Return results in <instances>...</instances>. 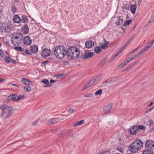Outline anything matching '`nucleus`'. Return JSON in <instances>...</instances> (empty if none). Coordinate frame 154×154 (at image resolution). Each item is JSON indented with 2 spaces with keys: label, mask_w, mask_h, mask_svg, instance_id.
<instances>
[{
  "label": "nucleus",
  "mask_w": 154,
  "mask_h": 154,
  "mask_svg": "<svg viewBox=\"0 0 154 154\" xmlns=\"http://www.w3.org/2000/svg\"><path fill=\"white\" fill-rule=\"evenodd\" d=\"M123 137H120L119 139V143L121 145H123L125 144V138H124L123 139Z\"/></svg>",
  "instance_id": "obj_29"
},
{
  "label": "nucleus",
  "mask_w": 154,
  "mask_h": 154,
  "mask_svg": "<svg viewBox=\"0 0 154 154\" xmlns=\"http://www.w3.org/2000/svg\"><path fill=\"white\" fill-rule=\"evenodd\" d=\"M65 135H66V131H65L60 132L59 134V136L61 137H63Z\"/></svg>",
  "instance_id": "obj_35"
},
{
  "label": "nucleus",
  "mask_w": 154,
  "mask_h": 154,
  "mask_svg": "<svg viewBox=\"0 0 154 154\" xmlns=\"http://www.w3.org/2000/svg\"><path fill=\"white\" fill-rule=\"evenodd\" d=\"M14 21L16 23H19L21 21V19L18 15H15L14 17Z\"/></svg>",
  "instance_id": "obj_17"
},
{
  "label": "nucleus",
  "mask_w": 154,
  "mask_h": 154,
  "mask_svg": "<svg viewBox=\"0 0 154 154\" xmlns=\"http://www.w3.org/2000/svg\"><path fill=\"white\" fill-rule=\"evenodd\" d=\"M101 154H110V153L109 151H104Z\"/></svg>",
  "instance_id": "obj_56"
},
{
  "label": "nucleus",
  "mask_w": 154,
  "mask_h": 154,
  "mask_svg": "<svg viewBox=\"0 0 154 154\" xmlns=\"http://www.w3.org/2000/svg\"><path fill=\"white\" fill-rule=\"evenodd\" d=\"M34 35L33 33L29 35V36H26L23 39L24 43L27 45H31L32 42L31 37H33Z\"/></svg>",
  "instance_id": "obj_5"
},
{
  "label": "nucleus",
  "mask_w": 154,
  "mask_h": 154,
  "mask_svg": "<svg viewBox=\"0 0 154 154\" xmlns=\"http://www.w3.org/2000/svg\"><path fill=\"white\" fill-rule=\"evenodd\" d=\"M11 95L13 97V101H17V99L16 98V97H17V95H16V94H11Z\"/></svg>",
  "instance_id": "obj_44"
},
{
  "label": "nucleus",
  "mask_w": 154,
  "mask_h": 154,
  "mask_svg": "<svg viewBox=\"0 0 154 154\" xmlns=\"http://www.w3.org/2000/svg\"><path fill=\"white\" fill-rule=\"evenodd\" d=\"M147 124L150 126H152L153 124V122L152 120L150 119L147 122Z\"/></svg>",
  "instance_id": "obj_36"
},
{
  "label": "nucleus",
  "mask_w": 154,
  "mask_h": 154,
  "mask_svg": "<svg viewBox=\"0 0 154 154\" xmlns=\"http://www.w3.org/2000/svg\"><path fill=\"white\" fill-rule=\"evenodd\" d=\"M30 51L32 54H36L38 51V48L35 45H32L30 46Z\"/></svg>",
  "instance_id": "obj_12"
},
{
  "label": "nucleus",
  "mask_w": 154,
  "mask_h": 154,
  "mask_svg": "<svg viewBox=\"0 0 154 154\" xmlns=\"http://www.w3.org/2000/svg\"><path fill=\"white\" fill-rule=\"evenodd\" d=\"M143 54L142 53V52H141V51H140L137 54L131 56L130 58H129V59H131V60H133L134 59L137 57L140 56L142 54Z\"/></svg>",
  "instance_id": "obj_19"
},
{
  "label": "nucleus",
  "mask_w": 154,
  "mask_h": 154,
  "mask_svg": "<svg viewBox=\"0 0 154 154\" xmlns=\"http://www.w3.org/2000/svg\"><path fill=\"white\" fill-rule=\"evenodd\" d=\"M12 62L14 64H15L16 63V61L14 60H12Z\"/></svg>",
  "instance_id": "obj_63"
},
{
  "label": "nucleus",
  "mask_w": 154,
  "mask_h": 154,
  "mask_svg": "<svg viewBox=\"0 0 154 154\" xmlns=\"http://www.w3.org/2000/svg\"><path fill=\"white\" fill-rule=\"evenodd\" d=\"M21 80L22 83L26 85H28L30 84V81L25 78H22Z\"/></svg>",
  "instance_id": "obj_20"
},
{
  "label": "nucleus",
  "mask_w": 154,
  "mask_h": 154,
  "mask_svg": "<svg viewBox=\"0 0 154 154\" xmlns=\"http://www.w3.org/2000/svg\"><path fill=\"white\" fill-rule=\"evenodd\" d=\"M29 28L26 24L22 27L21 29V31L24 34H27L29 32Z\"/></svg>",
  "instance_id": "obj_16"
},
{
  "label": "nucleus",
  "mask_w": 154,
  "mask_h": 154,
  "mask_svg": "<svg viewBox=\"0 0 154 154\" xmlns=\"http://www.w3.org/2000/svg\"><path fill=\"white\" fill-rule=\"evenodd\" d=\"M0 54L2 57H3L4 56V53L3 51L0 49Z\"/></svg>",
  "instance_id": "obj_46"
},
{
  "label": "nucleus",
  "mask_w": 154,
  "mask_h": 154,
  "mask_svg": "<svg viewBox=\"0 0 154 154\" xmlns=\"http://www.w3.org/2000/svg\"><path fill=\"white\" fill-rule=\"evenodd\" d=\"M139 47H137V48H136L134 50L131 52L130 54H131L132 53H133L136 50H137L138 48Z\"/></svg>",
  "instance_id": "obj_58"
},
{
  "label": "nucleus",
  "mask_w": 154,
  "mask_h": 154,
  "mask_svg": "<svg viewBox=\"0 0 154 154\" xmlns=\"http://www.w3.org/2000/svg\"><path fill=\"white\" fill-rule=\"evenodd\" d=\"M102 90L101 89H100L95 92V94L96 95H100L102 94Z\"/></svg>",
  "instance_id": "obj_37"
},
{
  "label": "nucleus",
  "mask_w": 154,
  "mask_h": 154,
  "mask_svg": "<svg viewBox=\"0 0 154 154\" xmlns=\"http://www.w3.org/2000/svg\"><path fill=\"white\" fill-rule=\"evenodd\" d=\"M152 45L150 44H149L148 46L142 49L141 50V51L142 52L143 54L145 52L147 51L150 47H152Z\"/></svg>",
  "instance_id": "obj_26"
},
{
  "label": "nucleus",
  "mask_w": 154,
  "mask_h": 154,
  "mask_svg": "<svg viewBox=\"0 0 154 154\" xmlns=\"http://www.w3.org/2000/svg\"><path fill=\"white\" fill-rule=\"evenodd\" d=\"M138 63V62L137 61L136 62H134V63H133L132 64V65H131V66H133L136 65H137V63Z\"/></svg>",
  "instance_id": "obj_60"
},
{
  "label": "nucleus",
  "mask_w": 154,
  "mask_h": 154,
  "mask_svg": "<svg viewBox=\"0 0 154 154\" xmlns=\"http://www.w3.org/2000/svg\"><path fill=\"white\" fill-rule=\"evenodd\" d=\"M133 67V66H131V65L129 66L126 69H125V70H124V71H125L126 70H128L131 68Z\"/></svg>",
  "instance_id": "obj_52"
},
{
  "label": "nucleus",
  "mask_w": 154,
  "mask_h": 154,
  "mask_svg": "<svg viewBox=\"0 0 154 154\" xmlns=\"http://www.w3.org/2000/svg\"><path fill=\"white\" fill-rule=\"evenodd\" d=\"M22 21V22L25 23H27L28 21V19L26 16L25 15L22 16L21 17Z\"/></svg>",
  "instance_id": "obj_23"
},
{
  "label": "nucleus",
  "mask_w": 154,
  "mask_h": 154,
  "mask_svg": "<svg viewBox=\"0 0 154 154\" xmlns=\"http://www.w3.org/2000/svg\"><path fill=\"white\" fill-rule=\"evenodd\" d=\"M132 22V20H128L125 21L123 25L124 26H126L129 25Z\"/></svg>",
  "instance_id": "obj_31"
},
{
  "label": "nucleus",
  "mask_w": 154,
  "mask_h": 154,
  "mask_svg": "<svg viewBox=\"0 0 154 154\" xmlns=\"http://www.w3.org/2000/svg\"><path fill=\"white\" fill-rule=\"evenodd\" d=\"M154 108V106L152 107L149 110L147 111V112H149L151 111Z\"/></svg>",
  "instance_id": "obj_64"
},
{
  "label": "nucleus",
  "mask_w": 154,
  "mask_h": 154,
  "mask_svg": "<svg viewBox=\"0 0 154 154\" xmlns=\"http://www.w3.org/2000/svg\"><path fill=\"white\" fill-rule=\"evenodd\" d=\"M127 45L126 44L123 46V47L121 48L123 50H124L127 47Z\"/></svg>",
  "instance_id": "obj_59"
},
{
  "label": "nucleus",
  "mask_w": 154,
  "mask_h": 154,
  "mask_svg": "<svg viewBox=\"0 0 154 154\" xmlns=\"http://www.w3.org/2000/svg\"><path fill=\"white\" fill-rule=\"evenodd\" d=\"M64 74H61L59 75H55V76L57 78L59 79L62 77L63 75Z\"/></svg>",
  "instance_id": "obj_47"
},
{
  "label": "nucleus",
  "mask_w": 154,
  "mask_h": 154,
  "mask_svg": "<svg viewBox=\"0 0 154 154\" xmlns=\"http://www.w3.org/2000/svg\"><path fill=\"white\" fill-rule=\"evenodd\" d=\"M24 90L27 92H29L31 90V88L29 86H25L24 87Z\"/></svg>",
  "instance_id": "obj_30"
},
{
  "label": "nucleus",
  "mask_w": 154,
  "mask_h": 154,
  "mask_svg": "<svg viewBox=\"0 0 154 154\" xmlns=\"http://www.w3.org/2000/svg\"><path fill=\"white\" fill-rule=\"evenodd\" d=\"M14 49L21 52H23L24 51L23 48L20 47H15L14 48Z\"/></svg>",
  "instance_id": "obj_34"
},
{
  "label": "nucleus",
  "mask_w": 154,
  "mask_h": 154,
  "mask_svg": "<svg viewBox=\"0 0 154 154\" xmlns=\"http://www.w3.org/2000/svg\"><path fill=\"white\" fill-rule=\"evenodd\" d=\"M91 82H88L86 83L84 85L82 88V89L84 90L87 89L88 88L92 85V84H91Z\"/></svg>",
  "instance_id": "obj_22"
},
{
  "label": "nucleus",
  "mask_w": 154,
  "mask_h": 154,
  "mask_svg": "<svg viewBox=\"0 0 154 154\" xmlns=\"http://www.w3.org/2000/svg\"><path fill=\"white\" fill-rule=\"evenodd\" d=\"M133 38V37L131 38L128 40V42L126 43V44L127 45L130 43Z\"/></svg>",
  "instance_id": "obj_50"
},
{
  "label": "nucleus",
  "mask_w": 154,
  "mask_h": 154,
  "mask_svg": "<svg viewBox=\"0 0 154 154\" xmlns=\"http://www.w3.org/2000/svg\"><path fill=\"white\" fill-rule=\"evenodd\" d=\"M102 51V48L99 46L95 47L94 48V52L97 54L100 53Z\"/></svg>",
  "instance_id": "obj_21"
},
{
  "label": "nucleus",
  "mask_w": 154,
  "mask_h": 154,
  "mask_svg": "<svg viewBox=\"0 0 154 154\" xmlns=\"http://www.w3.org/2000/svg\"><path fill=\"white\" fill-rule=\"evenodd\" d=\"M94 53L93 52L86 53L82 56V58L83 59H88L92 57Z\"/></svg>",
  "instance_id": "obj_15"
},
{
  "label": "nucleus",
  "mask_w": 154,
  "mask_h": 154,
  "mask_svg": "<svg viewBox=\"0 0 154 154\" xmlns=\"http://www.w3.org/2000/svg\"><path fill=\"white\" fill-rule=\"evenodd\" d=\"M41 82L45 84H48L49 83V81L48 80L44 79L41 81Z\"/></svg>",
  "instance_id": "obj_42"
},
{
  "label": "nucleus",
  "mask_w": 154,
  "mask_h": 154,
  "mask_svg": "<svg viewBox=\"0 0 154 154\" xmlns=\"http://www.w3.org/2000/svg\"><path fill=\"white\" fill-rule=\"evenodd\" d=\"M95 79H91L89 82H91V84H92V85L95 82Z\"/></svg>",
  "instance_id": "obj_55"
},
{
  "label": "nucleus",
  "mask_w": 154,
  "mask_h": 154,
  "mask_svg": "<svg viewBox=\"0 0 154 154\" xmlns=\"http://www.w3.org/2000/svg\"><path fill=\"white\" fill-rule=\"evenodd\" d=\"M143 146V143L140 140H138L130 145L129 149L131 152L135 153L141 149Z\"/></svg>",
  "instance_id": "obj_3"
},
{
  "label": "nucleus",
  "mask_w": 154,
  "mask_h": 154,
  "mask_svg": "<svg viewBox=\"0 0 154 154\" xmlns=\"http://www.w3.org/2000/svg\"><path fill=\"white\" fill-rule=\"evenodd\" d=\"M116 149L117 150H119V151L122 152V151H123V150H122V149L121 148H117Z\"/></svg>",
  "instance_id": "obj_57"
},
{
  "label": "nucleus",
  "mask_w": 154,
  "mask_h": 154,
  "mask_svg": "<svg viewBox=\"0 0 154 154\" xmlns=\"http://www.w3.org/2000/svg\"><path fill=\"white\" fill-rule=\"evenodd\" d=\"M84 123V121L83 120H82L80 121H77L74 124L73 126L75 127L77 126H79L83 124Z\"/></svg>",
  "instance_id": "obj_25"
},
{
  "label": "nucleus",
  "mask_w": 154,
  "mask_h": 154,
  "mask_svg": "<svg viewBox=\"0 0 154 154\" xmlns=\"http://www.w3.org/2000/svg\"><path fill=\"white\" fill-rule=\"evenodd\" d=\"M116 81L113 78H109L106 80L105 82H103L102 84V86H106L109 85L111 84L112 83L115 82Z\"/></svg>",
  "instance_id": "obj_6"
},
{
  "label": "nucleus",
  "mask_w": 154,
  "mask_h": 154,
  "mask_svg": "<svg viewBox=\"0 0 154 154\" xmlns=\"http://www.w3.org/2000/svg\"><path fill=\"white\" fill-rule=\"evenodd\" d=\"M118 20H116V24L117 25L120 26L123 23V19L121 17H118Z\"/></svg>",
  "instance_id": "obj_18"
},
{
  "label": "nucleus",
  "mask_w": 154,
  "mask_h": 154,
  "mask_svg": "<svg viewBox=\"0 0 154 154\" xmlns=\"http://www.w3.org/2000/svg\"><path fill=\"white\" fill-rule=\"evenodd\" d=\"M93 96V94H85L84 96V97H91Z\"/></svg>",
  "instance_id": "obj_43"
},
{
  "label": "nucleus",
  "mask_w": 154,
  "mask_h": 154,
  "mask_svg": "<svg viewBox=\"0 0 154 154\" xmlns=\"http://www.w3.org/2000/svg\"><path fill=\"white\" fill-rule=\"evenodd\" d=\"M150 20H152V23L154 21V11L152 13V16L150 18Z\"/></svg>",
  "instance_id": "obj_45"
},
{
  "label": "nucleus",
  "mask_w": 154,
  "mask_h": 154,
  "mask_svg": "<svg viewBox=\"0 0 154 154\" xmlns=\"http://www.w3.org/2000/svg\"><path fill=\"white\" fill-rule=\"evenodd\" d=\"M136 8L137 6L136 5H133L131 6V11L133 14H134L135 13Z\"/></svg>",
  "instance_id": "obj_24"
},
{
  "label": "nucleus",
  "mask_w": 154,
  "mask_h": 154,
  "mask_svg": "<svg viewBox=\"0 0 154 154\" xmlns=\"http://www.w3.org/2000/svg\"><path fill=\"white\" fill-rule=\"evenodd\" d=\"M100 77V76H96L94 79H95V81H96V80H97Z\"/></svg>",
  "instance_id": "obj_62"
},
{
  "label": "nucleus",
  "mask_w": 154,
  "mask_h": 154,
  "mask_svg": "<svg viewBox=\"0 0 154 154\" xmlns=\"http://www.w3.org/2000/svg\"><path fill=\"white\" fill-rule=\"evenodd\" d=\"M25 97V96L24 95H20L18 96V97H17V101H18L24 98Z\"/></svg>",
  "instance_id": "obj_40"
},
{
  "label": "nucleus",
  "mask_w": 154,
  "mask_h": 154,
  "mask_svg": "<svg viewBox=\"0 0 154 154\" xmlns=\"http://www.w3.org/2000/svg\"><path fill=\"white\" fill-rule=\"evenodd\" d=\"M112 106V103H110L108 105L104 106L103 107L104 112L106 114L108 113L111 110Z\"/></svg>",
  "instance_id": "obj_8"
},
{
  "label": "nucleus",
  "mask_w": 154,
  "mask_h": 154,
  "mask_svg": "<svg viewBox=\"0 0 154 154\" xmlns=\"http://www.w3.org/2000/svg\"><path fill=\"white\" fill-rule=\"evenodd\" d=\"M56 82H57L56 80H53L52 79H51L50 80V82L51 83H54Z\"/></svg>",
  "instance_id": "obj_61"
},
{
  "label": "nucleus",
  "mask_w": 154,
  "mask_h": 154,
  "mask_svg": "<svg viewBox=\"0 0 154 154\" xmlns=\"http://www.w3.org/2000/svg\"><path fill=\"white\" fill-rule=\"evenodd\" d=\"M142 154H153V152L152 150L146 149L143 152Z\"/></svg>",
  "instance_id": "obj_27"
},
{
  "label": "nucleus",
  "mask_w": 154,
  "mask_h": 154,
  "mask_svg": "<svg viewBox=\"0 0 154 154\" xmlns=\"http://www.w3.org/2000/svg\"><path fill=\"white\" fill-rule=\"evenodd\" d=\"M137 128H138V131L139 130H145L146 128L145 127L142 126V125H139L138 126H137Z\"/></svg>",
  "instance_id": "obj_38"
},
{
  "label": "nucleus",
  "mask_w": 154,
  "mask_h": 154,
  "mask_svg": "<svg viewBox=\"0 0 154 154\" xmlns=\"http://www.w3.org/2000/svg\"><path fill=\"white\" fill-rule=\"evenodd\" d=\"M11 10L13 13H15L17 12V8L14 5L11 6Z\"/></svg>",
  "instance_id": "obj_39"
},
{
  "label": "nucleus",
  "mask_w": 154,
  "mask_h": 154,
  "mask_svg": "<svg viewBox=\"0 0 154 154\" xmlns=\"http://www.w3.org/2000/svg\"><path fill=\"white\" fill-rule=\"evenodd\" d=\"M5 60L7 63H10V60L8 56H5Z\"/></svg>",
  "instance_id": "obj_41"
},
{
  "label": "nucleus",
  "mask_w": 154,
  "mask_h": 154,
  "mask_svg": "<svg viewBox=\"0 0 154 154\" xmlns=\"http://www.w3.org/2000/svg\"><path fill=\"white\" fill-rule=\"evenodd\" d=\"M25 52L29 54L32 55V53H31V52L30 51V50L29 51V50L25 49Z\"/></svg>",
  "instance_id": "obj_49"
},
{
  "label": "nucleus",
  "mask_w": 154,
  "mask_h": 154,
  "mask_svg": "<svg viewBox=\"0 0 154 154\" xmlns=\"http://www.w3.org/2000/svg\"><path fill=\"white\" fill-rule=\"evenodd\" d=\"M60 119L58 118H54L52 119H49L47 121L46 124L48 125H52L59 122Z\"/></svg>",
  "instance_id": "obj_9"
},
{
  "label": "nucleus",
  "mask_w": 154,
  "mask_h": 154,
  "mask_svg": "<svg viewBox=\"0 0 154 154\" xmlns=\"http://www.w3.org/2000/svg\"><path fill=\"white\" fill-rule=\"evenodd\" d=\"M125 65V63H121L119 66V69H121Z\"/></svg>",
  "instance_id": "obj_48"
},
{
  "label": "nucleus",
  "mask_w": 154,
  "mask_h": 154,
  "mask_svg": "<svg viewBox=\"0 0 154 154\" xmlns=\"http://www.w3.org/2000/svg\"><path fill=\"white\" fill-rule=\"evenodd\" d=\"M0 109L2 111L1 116L2 119H5L10 117L13 112L12 106L5 104L0 105Z\"/></svg>",
  "instance_id": "obj_2"
},
{
  "label": "nucleus",
  "mask_w": 154,
  "mask_h": 154,
  "mask_svg": "<svg viewBox=\"0 0 154 154\" xmlns=\"http://www.w3.org/2000/svg\"><path fill=\"white\" fill-rule=\"evenodd\" d=\"M39 120V119H37L36 121H35L32 124L33 125H37V124L38 121Z\"/></svg>",
  "instance_id": "obj_53"
},
{
  "label": "nucleus",
  "mask_w": 154,
  "mask_h": 154,
  "mask_svg": "<svg viewBox=\"0 0 154 154\" xmlns=\"http://www.w3.org/2000/svg\"><path fill=\"white\" fill-rule=\"evenodd\" d=\"M74 111V109L72 108H69V109L68 110V112H69L71 113L72 112H73Z\"/></svg>",
  "instance_id": "obj_54"
},
{
  "label": "nucleus",
  "mask_w": 154,
  "mask_h": 154,
  "mask_svg": "<svg viewBox=\"0 0 154 154\" xmlns=\"http://www.w3.org/2000/svg\"><path fill=\"white\" fill-rule=\"evenodd\" d=\"M129 9V8L128 5H126L124 6H123L122 10V11L124 12H126L127 10Z\"/></svg>",
  "instance_id": "obj_28"
},
{
  "label": "nucleus",
  "mask_w": 154,
  "mask_h": 154,
  "mask_svg": "<svg viewBox=\"0 0 154 154\" xmlns=\"http://www.w3.org/2000/svg\"><path fill=\"white\" fill-rule=\"evenodd\" d=\"M54 53L56 57L60 59H63L67 54L69 60H75L79 57L80 52L74 46L69 47L66 50L64 46L58 45L55 48Z\"/></svg>",
  "instance_id": "obj_1"
},
{
  "label": "nucleus",
  "mask_w": 154,
  "mask_h": 154,
  "mask_svg": "<svg viewBox=\"0 0 154 154\" xmlns=\"http://www.w3.org/2000/svg\"><path fill=\"white\" fill-rule=\"evenodd\" d=\"M85 45L87 48H91L94 45V42L91 40L85 42Z\"/></svg>",
  "instance_id": "obj_14"
},
{
  "label": "nucleus",
  "mask_w": 154,
  "mask_h": 154,
  "mask_svg": "<svg viewBox=\"0 0 154 154\" xmlns=\"http://www.w3.org/2000/svg\"><path fill=\"white\" fill-rule=\"evenodd\" d=\"M107 59L106 58H105L103 59L98 64V65H102L106 61Z\"/></svg>",
  "instance_id": "obj_32"
},
{
  "label": "nucleus",
  "mask_w": 154,
  "mask_h": 154,
  "mask_svg": "<svg viewBox=\"0 0 154 154\" xmlns=\"http://www.w3.org/2000/svg\"><path fill=\"white\" fill-rule=\"evenodd\" d=\"M8 100H12L13 101V97L12 96L11 94L8 97Z\"/></svg>",
  "instance_id": "obj_51"
},
{
  "label": "nucleus",
  "mask_w": 154,
  "mask_h": 154,
  "mask_svg": "<svg viewBox=\"0 0 154 154\" xmlns=\"http://www.w3.org/2000/svg\"><path fill=\"white\" fill-rule=\"evenodd\" d=\"M22 38L17 36H14L11 38V42L12 45L15 46L16 45H18L21 43Z\"/></svg>",
  "instance_id": "obj_4"
},
{
  "label": "nucleus",
  "mask_w": 154,
  "mask_h": 154,
  "mask_svg": "<svg viewBox=\"0 0 154 154\" xmlns=\"http://www.w3.org/2000/svg\"><path fill=\"white\" fill-rule=\"evenodd\" d=\"M66 135L69 136L70 137H73V138L74 139V140H76L78 139V137H77L78 136V134H76L75 135H74L72 131L71 130H68L66 131Z\"/></svg>",
  "instance_id": "obj_10"
},
{
  "label": "nucleus",
  "mask_w": 154,
  "mask_h": 154,
  "mask_svg": "<svg viewBox=\"0 0 154 154\" xmlns=\"http://www.w3.org/2000/svg\"><path fill=\"white\" fill-rule=\"evenodd\" d=\"M145 146L146 148H150L152 149H154V141L151 140L146 141Z\"/></svg>",
  "instance_id": "obj_7"
},
{
  "label": "nucleus",
  "mask_w": 154,
  "mask_h": 154,
  "mask_svg": "<svg viewBox=\"0 0 154 154\" xmlns=\"http://www.w3.org/2000/svg\"><path fill=\"white\" fill-rule=\"evenodd\" d=\"M109 44V43H103L101 45V48L103 49H105L108 47L107 45Z\"/></svg>",
  "instance_id": "obj_33"
},
{
  "label": "nucleus",
  "mask_w": 154,
  "mask_h": 154,
  "mask_svg": "<svg viewBox=\"0 0 154 154\" xmlns=\"http://www.w3.org/2000/svg\"><path fill=\"white\" fill-rule=\"evenodd\" d=\"M138 128H137V126H133L132 128L130 129L129 131L130 134H136L139 132Z\"/></svg>",
  "instance_id": "obj_13"
},
{
  "label": "nucleus",
  "mask_w": 154,
  "mask_h": 154,
  "mask_svg": "<svg viewBox=\"0 0 154 154\" xmlns=\"http://www.w3.org/2000/svg\"><path fill=\"white\" fill-rule=\"evenodd\" d=\"M51 51L49 49L45 48L42 52V55L44 58H46L49 56L51 54Z\"/></svg>",
  "instance_id": "obj_11"
}]
</instances>
